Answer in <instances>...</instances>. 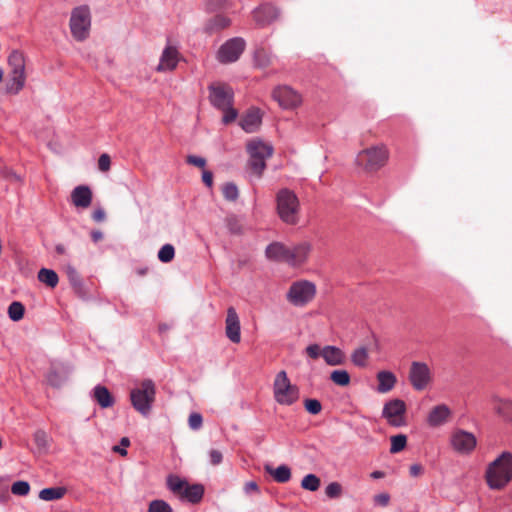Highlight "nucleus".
Instances as JSON below:
<instances>
[{
  "label": "nucleus",
  "instance_id": "nucleus-59",
  "mask_svg": "<svg viewBox=\"0 0 512 512\" xmlns=\"http://www.w3.org/2000/svg\"><path fill=\"white\" fill-rule=\"evenodd\" d=\"M92 217L95 221L101 222L105 219V212L102 209H97L93 212Z\"/></svg>",
  "mask_w": 512,
  "mask_h": 512
},
{
  "label": "nucleus",
  "instance_id": "nucleus-13",
  "mask_svg": "<svg viewBox=\"0 0 512 512\" xmlns=\"http://www.w3.org/2000/svg\"><path fill=\"white\" fill-rule=\"evenodd\" d=\"M406 403L399 398H393L386 401L382 409V417L393 427H402L406 425Z\"/></svg>",
  "mask_w": 512,
  "mask_h": 512
},
{
  "label": "nucleus",
  "instance_id": "nucleus-52",
  "mask_svg": "<svg viewBox=\"0 0 512 512\" xmlns=\"http://www.w3.org/2000/svg\"><path fill=\"white\" fill-rule=\"evenodd\" d=\"M187 162L199 168H204L206 164V160L204 158L195 155L188 156Z\"/></svg>",
  "mask_w": 512,
  "mask_h": 512
},
{
  "label": "nucleus",
  "instance_id": "nucleus-6",
  "mask_svg": "<svg viewBox=\"0 0 512 512\" xmlns=\"http://www.w3.org/2000/svg\"><path fill=\"white\" fill-rule=\"evenodd\" d=\"M317 292V285L314 281L302 278L289 285L285 298L293 307L304 308L315 300Z\"/></svg>",
  "mask_w": 512,
  "mask_h": 512
},
{
  "label": "nucleus",
  "instance_id": "nucleus-35",
  "mask_svg": "<svg viewBox=\"0 0 512 512\" xmlns=\"http://www.w3.org/2000/svg\"><path fill=\"white\" fill-rule=\"evenodd\" d=\"M301 487L308 491H316L320 487V479L315 474H307L301 481Z\"/></svg>",
  "mask_w": 512,
  "mask_h": 512
},
{
  "label": "nucleus",
  "instance_id": "nucleus-42",
  "mask_svg": "<svg viewBox=\"0 0 512 512\" xmlns=\"http://www.w3.org/2000/svg\"><path fill=\"white\" fill-rule=\"evenodd\" d=\"M304 407L306 411L312 415H317L322 410V405L320 401L312 398L306 399L304 401Z\"/></svg>",
  "mask_w": 512,
  "mask_h": 512
},
{
  "label": "nucleus",
  "instance_id": "nucleus-31",
  "mask_svg": "<svg viewBox=\"0 0 512 512\" xmlns=\"http://www.w3.org/2000/svg\"><path fill=\"white\" fill-rule=\"evenodd\" d=\"M66 493L63 487L44 488L39 492V498L43 501H53L61 499Z\"/></svg>",
  "mask_w": 512,
  "mask_h": 512
},
{
  "label": "nucleus",
  "instance_id": "nucleus-26",
  "mask_svg": "<svg viewBox=\"0 0 512 512\" xmlns=\"http://www.w3.org/2000/svg\"><path fill=\"white\" fill-rule=\"evenodd\" d=\"M204 494V487L201 484L190 485L188 482L178 497L191 503H198Z\"/></svg>",
  "mask_w": 512,
  "mask_h": 512
},
{
  "label": "nucleus",
  "instance_id": "nucleus-48",
  "mask_svg": "<svg viewBox=\"0 0 512 512\" xmlns=\"http://www.w3.org/2000/svg\"><path fill=\"white\" fill-rule=\"evenodd\" d=\"M130 445V440L127 437H123L120 441V446L116 445L112 448L115 453L120 454L121 456L127 455V450L125 449Z\"/></svg>",
  "mask_w": 512,
  "mask_h": 512
},
{
  "label": "nucleus",
  "instance_id": "nucleus-55",
  "mask_svg": "<svg viewBox=\"0 0 512 512\" xmlns=\"http://www.w3.org/2000/svg\"><path fill=\"white\" fill-rule=\"evenodd\" d=\"M423 466L420 464H413L409 468L410 475L412 477H419L423 474Z\"/></svg>",
  "mask_w": 512,
  "mask_h": 512
},
{
  "label": "nucleus",
  "instance_id": "nucleus-43",
  "mask_svg": "<svg viewBox=\"0 0 512 512\" xmlns=\"http://www.w3.org/2000/svg\"><path fill=\"white\" fill-rule=\"evenodd\" d=\"M222 192L225 199L229 201L236 200L239 194L237 186L233 183H226L222 188Z\"/></svg>",
  "mask_w": 512,
  "mask_h": 512
},
{
  "label": "nucleus",
  "instance_id": "nucleus-16",
  "mask_svg": "<svg viewBox=\"0 0 512 512\" xmlns=\"http://www.w3.org/2000/svg\"><path fill=\"white\" fill-rule=\"evenodd\" d=\"M312 252V245L309 242H301L294 246H288L286 264L293 268L305 265Z\"/></svg>",
  "mask_w": 512,
  "mask_h": 512
},
{
  "label": "nucleus",
  "instance_id": "nucleus-5",
  "mask_svg": "<svg viewBox=\"0 0 512 512\" xmlns=\"http://www.w3.org/2000/svg\"><path fill=\"white\" fill-rule=\"evenodd\" d=\"M389 159V149L386 144L379 143L359 151L355 164L365 172H376L386 165Z\"/></svg>",
  "mask_w": 512,
  "mask_h": 512
},
{
  "label": "nucleus",
  "instance_id": "nucleus-10",
  "mask_svg": "<svg viewBox=\"0 0 512 512\" xmlns=\"http://www.w3.org/2000/svg\"><path fill=\"white\" fill-rule=\"evenodd\" d=\"M449 447L457 455L467 456L477 447V438L474 433L462 428H455L449 435Z\"/></svg>",
  "mask_w": 512,
  "mask_h": 512
},
{
  "label": "nucleus",
  "instance_id": "nucleus-46",
  "mask_svg": "<svg viewBox=\"0 0 512 512\" xmlns=\"http://www.w3.org/2000/svg\"><path fill=\"white\" fill-rule=\"evenodd\" d=\"M98 168L102 172H107L111 168V158L108 154L103 153L98 159Z\"/></svg>",
  "mask_w": 512,
  "mask_h": 512
},
{
  "label": "nucleus",
  "instance_id": "nucleus-53",
  "mask_svg": "<svg viewBox=\"0 0 512 512\" xmlns=\"http://www.w3.org/2000/svg\"><path fill=\"white\" fill-rule=\"evenodd\" d=\"M209 458H210L211 464L218 465L222 462L223 455H222L221 451L212 449L209 452Z\"/></svg>",
  "mask_w": 512,
  "mask_h": 512
},
{
  "label": "nucleus",
  "instance_id": "nucleus-7",
  "mask_svg": "<svg viewBox=\"0 0 512 512\" xmlns=\"http://www.w3.org/2000/svg\"><path fill=\"white\" fill-rule=\"evenodd\" d=\"M249 154L248 170L250 174L260 178L266 169V159L273 154V147L260 139L251 140L247 144Z\"/></svg>",
  "mask_w": 512,
  "mask_h": 512
},
{
  "label": "nucleus",
  "instance_id": "nucleus-54",
  "mask_svg": "<svg viewBox=\"0 0 512 512\" xmlns=\"http://www.w3.org/2000/svg\"><path fill=\"white\" fill-rule=\"evenodd\" d=\"M227 0H209L208 8L210 10H217L226 7Z\"/></svg>",
  "mask_w": 512,
  "mask_h": 512
},
{
  "label": "nucleus",
  "instance_id": "nucleus-58",
  "mask_svg": "<svg viewBox=\"0 0 512 512\" xmlns=\"http://www.w3.org/2000/svg\"><path fill=\"white\" fill-rule=\"evenodd\" d=\"M202 180L206 184V186L211 187L213 184V175L210 171L203 170L202 172Z\"/></svg>",
  "mask_w": 512,
  "mask_h": 512
},
{
  "label": "nucleus",
  "instance_id": "nucleus-50",
  "mask_svg": "<svg viewBox=\"0 0 512 512\" xmlns=\"http://www.w3.org/2000/svg\"><path fill=\"white\" fill-rule=\"evenodd\" d=\"M223 112V122L225 124L233 122L237 118V112L235 109H233L231 106L226 108Z\"/></svg>",
  "mask_w": 512,
  "mask_h": 512
},
{
  "label": "nucleus",
  "instance_id": "nucleus-36",
  "mask_svg": "<svg viewBox=\"0 0 512 512\" xmlns=\"http://www.w3.org/2000/svg\"><path fill=\"white\" fill-rule=\"evenodd\" d=\"M25 308L21 302H12L8 307V315L12 321H19L24 316Z\"/></svg>",
  "mask_w": 512,
  "mask_h": 512
},
{
  "label": "nucleus",
  "instance_id": "nucleus-47",
  "mask_svg": "<svg viewBox=\"0 0 512 512\" xmlns=\"http://www.w3.org/2000/svg\"><path fill=\"white\" fill-rule=\"evenodd\" d=\"M202 416L199 413H192L189 416L188 423L191 429L197 430L202 426Z\"/></svg>",
  "mask_w": 512,
  "mask_h": 512
},
{
  "label": "nucleus",
  "instance_id": "nucleus-3",
  "mask_svg": "<svg viewBox=\"0 0 512 512\" xmlns=\"http://www.w3.org/2000/svg\"><path fill=\"white\" fill-rule=\"evenodd\" d=\"M276 213L287 225H296L300 221L301 204L296 193L288 188H281L275 196Z\"/></svg>",
  "mask_w": 512,
  "mask_h": 512
},
{
  "label": "nucleus",
  "instance_id": "nucleus-25",
  "mask_svg": "<svg viewBox=\"0 0 512 512\" xmlns=\"http://www.w3.org/2000/svg\"><path fill=\"white\" fill-rule=\"evenodd\" d=\"M287 253L288 246L281 242H272L265 249V255L271 261L286 263Z\"/></svg>",
  "mask_w": 512,
  "mask_h": 512
},
{
  "label": "nucleus",
  "instance_id": "nucleus-63",
  "mask_svg": "<svg viewBox=\"0 0 512 512\" xmlns=\"http://www.w3.org/2000/svg\"><path fill=\"white\" fill-rule=\"evenodd\" d=\"M56 249L59 253H64V248L62 246H58Z\"/></svg>",
  "mask_w": 512,
  "mask_h": 512
},
{
  "label": "nucleus",
  "instance_id": "nucleus-57",
  "mask_svg": "<svg viewBox=\"0 0 512 512\" xmlns=\"http://www.w3.org/2000/svg\"><path fill=\"white\" fill-rule=\"evenodd\" d=\"M66 273H67V275H68V277H69L71 282H76L78 280L77 270L73 266L67 265Z\"/></svg>",
  "mask_w": 512,
  "mask_h": 512
},
{
  "label": "nucleus",
  "instance_id": "nucleus-33",
  "mask_svg": "<svg viewBox=\"0 0 512 512\" xmlns=\"http://www.w3.org/2000/svg\"><path fill=\"white\" fill-rule=\"evenodd\" d=\"M330 379L334 384L342 387L348 386L351 381L349 373L343 369L332 371L330 374Z\"/></svg>",
  "mask_w": 512,
  "mask_h": 512
},
{
  "label": "nucleus",
  "instance_id": "nucleus-45",
  "mask_svg": "<svg viewBox=\"0 0 512 512\" xmlns=\"http://www.w3.org/2000/svg\"><path fill=\"white\" fill-rule=\"evenodd\" d=\"M341 492V485L337 482H332L328 484L325 489V493L329 498H337L341 495Z\"/></svg>",
  "mask_w": 512,
  "mask_h": 512
},
{
  "label": "nucleus",
  "instance_id": "nucleus-21",
  "mask_svg": "<svg viewBox=\"0 0 512 512\" xmlns=\"http://www.w3.org/2000/svg\"><path fill=\"white\" fill-rule=\"evenodd\" d=\"M71 202L79 209H86L92 203V190L86 185H79L71 192Z\"/></svg>",
  "mask_w": 512,
  "mask_h": 512
},
{
  "label": "nucleus",
  "instance_id": "nucleus-23",
  "mask_svg": "<svg viewBox=\"0 0 512 512\" xmlns=\"http://www.w3.org/2000/svg\"><path fill=\"white\" fill-rule=\"evenodd\" d=\"M322 358L329 366H340L346 361L345 352L334 345H326L323 347Z\"/></svg>",
  "mask_w": 512,
  "mask_h": 512
},
{
  "label": "nucleus",
  "instance_id": "nucleus-44",
  "mask_svg": "<svg viewBox=\"0 0 512 512\" xmlns=\"http://www.w3.org/2000/svg\"><path fill=\"white\" fill-rule=\"evenodd\" d=\"M323 347L318 344H310L305 348L306 356L311 360H317L322 357Z\"/></svg>",
  "mask_w": 512,
  "mask_h": 512
},
{
  "label": "nucleus",
  "instance_id": "nucleus-28",
  "mask_svg": "<svg viewBox=\"0 0 512 512\" xmlns=\"http://www.w3.org/2000/svg\"><path fill=\"white\" fill-rule=\"evenodd\" d=\"M231 19L225 15L218 14L212 17L205 25V30L209 33H215L230 26Z\"/></svg>",
  "mask_w": 512,
  "mask_h": 512
},
{
  "label": "nucleus",
  "instance_id": "nucleus-20",
  "mask_svg": "<svg viewBox=\"0 0 512 512\" xmlns=\"http://www.w3.org/2000/svg\"><path fill=\"white\" fill-rule=\"evenodd\" d=\"M262 124V113L257 108H251L245 112L239 121L241 128L247 133L256 132Z\"/></svg>",
  "mask_w": 512,
  "mask_h": 512
},
{
  "label": "nucleus",
  "instance_id": "nucleus-49",
  "mask_svg": "<svg viewBox=\"0 0 512 512\" xmlns=\"http://www.w3.org/2000/svg\"><path fill=\"white\" fill-rule=\"evenodd\" d=\"M34 440L39 446H46L48 444V435L43 430H37L34 433Z\"/></svg>",
  "mask_w": 512,
  "mask_h": 512
},
{
  "label": "nucleus",
  "instance_id": "nucleus-24",
  "mask_svg": "<svg viewBox=\"0 0 512 512\" xmlns=\"http://www.w3.org/2000/svg\"><path fill=\"white\" fill-rule=\"evenodd\" d=\"M377 391L386 394L392 391L397 384L396 375L389 370H381L376 374Z\"/></svg>",
  "mask_w": 512,
  "mask_h": 512
},
{
  "label": "nucleus",
  "instance_id": "nucleus-1",
  "mask_svg": "<svg viewBox=\"0 0 512 512\" xmlns=\"http://www.w3.org/2000/svg\"><path fill=\"white\" fill-rule=\"evenodd\" d=\"M8 75L4 83V93L16 96L26 87L28 79L27 57L20 50H12L7 57Z\"/></svg>",
  "mask_w": 512,
  "mask_h": 512
},
{
  "label": "nucleus",
  "instance_id": "nucleus-27",
  "mask_svg": "<svg viewBox=\"0 0 512 512\" xmlns=\"http://www.w3.org/2000/svg\"><path fill=\"white\" fill-rule=\"evenodd\" d=\"M93 398L102 408H109L114 404V399L111 393L102 385H97L93 389Z\"/></svg>",
  "mask_w": 512,
  "mask_h": 512
},
{
  "label": "nucleus",
  "instance_id": "nucleus-29",
  "mask_svg": "<svg viewBox=\"0 0 512 512\" xmlns=\"http://www.w3.org/2000/svg\"><path fill=\"white\" fill-rule=\"evenodd\" d=\"M265 470L279 483H286L291 478V470L287 465H280L277 468L267 465Z\"/></svg>",
  "mask_w": 512,
  "mask_h": 512
},
{
  "label": "nucleus",
  "instance_id": "nucleus-61",
  "mask_svg": "<svg viewBox=\"0 0 512 512\" xmlns=\"http://www.w3.org/2000/svg\"><path fill=\"white\" fill-rule=\"evenodd\" d=\"M371 477L374 479H379L384 477V473L382 471H374L371 473Z\"/></svg>",
  "mask_w": 512,
  "mask_h": 512
},
{
  "label": "nucleus",
  "instance_id": "nucleus-15",
  "mask_svg": "<svg viewBox=\"0 0 512 512\" xmlns=\"http://www.w3.org/2000/svg\"><path fill=\"white\" fill-rule=\"evenodd\" d=\"M181 60V53L177 45L168 41L159 56L155 71L158 73H167L174 71Z\"/></svg>",
  "mask_w": 512,
  "mask_h": 512
},
{
  "label": "nucleus",
  "instance_id": "nucleus-18",
  "mask_svg": "<svg viewBox=\"0 0 512 512\" xmlns=\"http://www.w3.org/2000/svg\"><path fill=\"white\" fill-rule=\"evenodd\" d=\"M210 102L218 109L225 111L231 106L233 99V91L225 85H213L210 87Z\"/></svg>",
  "mask_w": 512,
  "mask_h": 512
},
{
  "label": "nucleus",
  "instance_id": "nucleus-51",
  "mask_svg": "<svg viewBox=\"0 0 512 512\" xmlns=\"http://www.w3.org/2000/svg\"><path fill=\"white\" fill-rule=\"evenodd\" d=\"M390 496L388 493H380L374 496V502L376 505L385 507L389 504Z\"/></svg>",
  "mask_w": 512,
  "mask_h": 512
},
{
  "label": "nucleus",
  "instance_id": "nucleus-19",
  "mask_svg": "<svg viewBox=\"0 0 512 512\" xmlns=\"http://www.w3.org/2000/svg\"><path fill=\"white\" fill-rule=\"evenodd\" d=\"M225 334L226 337L233 343H239L241 341V325L239 316L234 307L227 309V315L225 319Z\"/></svg>",
  "mask_w": 512,
  "mask_h": 512
},
{
  "label": "nucleus",
  "instance_id": "nucleus-2",
  "mask_svg": "<svg viewBox=\"0 0 512 512\" xmlns=\"http://www.w3.org/2000/svg\"><path fill=\"white\" fill-rule=\"evenodd\" d=\"M484 477L490 489H504L512 480V453L504 451L490 462Z\"/></svg>",
  "mask_w": 512,
  "mask_h": 512
},
{
  "label": "nucleus",
  "instance_id": "nucleus-8",
  "mask_svg": "<svg viewBox=\"0 0 512 512\" xmlns=\"http://www.w3.org/2000/svg\"><path fill=\"white\" fill-rule=\"evenodd\" d=\"M92 25V16L90 8L86 5H81L71 11L69 19V28L72 37L78 41L83 42L90 36Z\"/></svg>",
  "mask_w": 512,
  "mask_h": 512
},
{
  "label": "nucleus",
  "instance_id": "nucleus-9",
  "mask_svg": "<svg viewBox=\"0 0 512 512\" xmlns=\"http://www.w3.org/2000/svg\"><path fill=\"white\" fill-rule=\"evenodd\" d=\"M156 389L151 380H144L130 394L133 407L142 415H148L155 400Z\"/></svg>",
  "mask_w": 512,
  "mask_h": 512
},
{
  "label": "nucleus",
  "instance_id": "nucleus-14",
  "mask_svg": "<svg viewBox=\"0 0 512 512\" xmlns=\"http://www.w3.org/2000/svg\"><path fill=\"white\" fill-rule=\"evenodd\" d=\"M244 39L235 37L223 43L216 53V58L223 64L235 62L239 59L245 49Z\"/></svg>",
  "mask_w": 512,
  "mask_h": 512
},
{
  "label": "nucleus",
  "instance_id": "nucleus-38",
  "mask_svg": "<svg viewBox=\"0 0 512 512\" xmlns=\"http://www.w3.org/2000/svg\"><path fill=\"white\" fill-rule=\"evenodd\" d=\"M175 256V249L171 244L163 245L158 252V259L163 263H169Z\"/></svg>",
  "mask_w": 512,
  "mask_h": 512
},
{
  "label": "nucleus",
  "instance_id": "nucleus-39",
  "mask_svg": "<svg viewBox=\"0 0 512 512\" xmlns=\"http://www.w3.org/2000/svg\"><path fill=\"white\" fill-rule=\"evenodd\" d=\"M65 381V376L62 372L51 370L47 375V382L52 387H60Z\"/></svg>",
  "mask_w": 512,
  "mask_h": 512
},
{
  "label": "nucleus",
  "instance_id": "nucleus-60",
  "mask_svg": "<svg viewBox=\"0 0 512 512\" xmlns=\"http://www.w3.org/2000/svg\"><path fill=\"white\" fill-rule=\"evenodd\" d=\"M91 236H92V239H93L95 242L99 241V240H100V239H102V237H103V235H102V233H101L100 231H93V232H92V234H91Z\"/></svg>",
  "mask_w": 512,
  "mask_h": 512
},
{
  "label": "nucleus",
  "instance_id": "nucleus-34",
  "mask_svg": "<svg viewBox=\"0 0 512 512\" xmlns=\"http://www.w3.org/2000/svg\"><path fill=\"white\" fill-rule=\"evenodd\" d=\"M186 484L187 481L180 478L179 476L170 475L167 477V486L169 490L176 494L177 496L185 488Z\"/></svg>",
  "mask_w": 512,
  "mask_h": 512
},
{
  "label": "nucleus",
  "instance_id": "nucleus-4",
  "mask_svg": "<svg viewBox=\"0 0 512 512\" xmlns=\"http://www.w3.org/2000/svg\"><path fill=\"white\" fill-rule=\"evenodd\" d=\"M272 395L278 405L290 407L299 401L300 389L292 383L285 370H280L273 378Z\"/></svg>",
  "mask_w": 512,
  "mask_h": 512
},
{
  "label": "nucleus",
  "instance_id": "nucleus-32",
  "mask_svg": "<svg viewBox=\"0 0 512 512\" xmlns=\"http://www.w3.org/2000/svg\"><path fill=\"white\" fill-rule=\"evenodd\" d=\"M38 279L47 286L54 288L57 286L59 278L54 270L42 268L38 272Z\"/></svg>",
  "mask_w": 512,
  "mask_h": 512
},
{
  "label": "nucleus",
  "instance_id": "nucleus-62",
  "mask_svg": "<svg viewBox=\"0 0 512 512\" xmlns=\"http://www.w3.org/2000/svg\"><path fill=\"white\" fill-rule=\"evenodd\" d=\"M4 78V70L2 67H0V83L3 81Z\"/></svg>",
  "mask_w": 512,
  "mask_h": 512
},
{
  "label": "nucleus",
  "instance_id": "nucleus-11",
  "mask_svg": "<svg viewBox=\"0 0 512 512\" xmlns=\"http://www.w3.org/2000/svg\"><path fill=\"white\" fill-rule=\"evenodd\" d=\"M408 380L414 390L424 391L433 383V372L426 362L412 361L408 372Z\"/></svg>",
  "mask_w": 512,
  "mask_h": 512
},
{
  "label": "nucleus",
  "instance_id": "nucleus-12",
  "mask_svg": "<svg viewBox=\"0 0 512 512\" xmlns=\"http://www.w3.org/2000/svg\"><path fill=\"white\" fill-rule=\"evenodd\" d=\"M272 98L284 110H296L303 104V96L288 85H280L273 89Z\"/></svg>",
  "mask_w": 512,
  "mask_h": 512
},
{
  "label": "nucleus",
  "instance_id": "nucleus-41",
  "mask_svg": "<svg viewBox=\"0 0 512 512\" xmlns=\"http://www.w3.org/2000/svg\"><path fill=\"white\" fill-rule=\"evenodd\" d=\"M148 512H172V508L163 500H154L149 504Z\"/></svg>",
  "mask_w": 512,
  "mask_h": 512
},
{
  "label": "nucleus",
  "instance_id": "nucleus-37",
  "mask_svg": "<svg viewBox=\"0 0 512 512\" xmlns=\"http://www.w3.org/2000/svg\"><path fill=\"white\" fill-rule=\"evenodd\" d=\"M391 441V447L390 452L391 453H398L405 449L407 445V437L404 434H398L395 436H392L390 438Z\"/></svg>",
  "mask_w": 512,
  "mask_h": 512
},
{
  "label": "nucleus",
  "instance_id": "nucleus-17",
  "mask_svg": "<svg viewBox=\"0 0 512 512\" xmlns=\"http://www.w3.org/2000/svg\"><path fill=\"white\" fill-rule=\"evenodd\" d=\"M452 415L453 412L447 404L434 405L427 413L426 424L430 428L442 427L451 421Z\"/></svg>",
  "mask_w": 512,
  "mask_h": 512
},
{
  "label": "nucleus",
  "instance_id": "nucleus-56",
  "mask_svg": "<svg viewBox=\"0 0 512 512\" xmlns=\"http://www.w3.org/2000/svg\"><path fill=\"white\" fill-rule=\"evenodd\" d=\"M244 491L246 494L258 493L259 488L256 482L250 481L244 485Z\"/></svg>",
  "mask_w": 512,
  "mask_h": 512
},
{
  "label": "nucleus",
  "instance_id": "nucleus-40",
  "mask_svg": "<svg viewBox=\"0 0 512 512\" xmlns=\"http://www.w3.org/2000/svg\"><path fill=\"white\" fill-rule=\"evenodd\" d=\"M14 495L26 496L30 492V485L27 481H16L11 486Z\"/></svg>",
  "mask_w": 512,
  "mask_h": 512
},
{
  "label": "nucleus",
  "instance_id": "nucleus-22",
  "mask_svg": "<svg viewBox=\"0 0 512 512\" xmlns=\"http://www.w3.org/2000/svg\"><path fill=\"white\" fill-rule=\"evenodd\" d=\"M492 405L495 414L502 421L512 423V399L493 396Z\"/></svg>",
  "mask_w": 512,
  "mask_h": 512
},
{
  "label": "nucleus",
  "instance_id": "nucleus-30",
  "mask_svg": "<svg viewBox=\"0 0 512 512\" xmlns=\"http://www.w3.org/2000/svg\"><path fill=\"white\" fill-rule=\"evenodd\" d=\"M351 362L359 368H365L369 362V352L366 347H358L351 353Z\"/></svg>",
  "mask_w": 512,
  "mask_h": 512
}]
</instances>
